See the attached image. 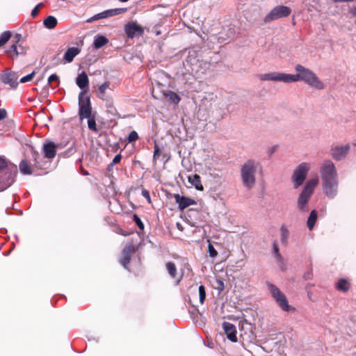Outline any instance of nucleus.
<instances>
[{
    "mask_svg": "<svg viewBox=\"0 0 356 356\" xmlns=\"http://www.w3.org/2000/svg\"><path fill=\"white\" fill-rule=\"evenodd\" d=\"M137 247L134 245H127L121 252L120 259V264L124 267V269L129 270L128 264L130 262L131 255L132 252L137 250Z\"/></svg>",
    "mask_w": 356,
    "mask_h": 356,
    "instance_id": "obj_11",
    "label": "nucleus"
},
{
    "mask_svg": "<svg viewBox=\"0 0 356 356\" xmlns=\"http://www.w3.org/2000/svg\"><path fill=\"white\" fill-rule=\"evenodd\" d=\"M119 1H121V2H127V1H128L129 0H119Z\"/></svg>",
    "mask_w": 356,
    "mask_h": 356,
    "instance_id": "obj_54",
    "label": "nucleus"
},
{
    "mask_svg": "<svg viewBox=\"0 0 356 356\" xmlns=\"http://www.w3.org/2000/svg\"><path fill=\"white\" fill-rule=\"evenodd\" d=\"M338 179L322 181V188L325 195L330 199H334L338 194Z\"/></svg>",
    "mask_w": 356,
    "mask_h": 356,
    "instance_id": "obj_10",
    "label": "nucleus"
},
{
    "mask_svg": "<svg viewBox=\"0 0 356 356\" xmlns=\"http://www.w3.org/2000/svg\"><path fill=\"white\" fill-rule=\"evenodd\" d=\"M11 35L12 33L10 31H4L0 35V47L10 40Z\"/></svg>",
    "mask_w": 356,
    "mask_h": 356,
    "instance_id": "obj_30",
    "label": "nucleus"
},
{
    "mask_svg": "<svg viewBox=\"0 0 356 356\" xmlns=\"http://www.w3.org/2000/svg\"><path fill=\"white\" fill-rule=\"evenodd\" d=\"M318 218V212L316 210L314 209L310 212V214L307 220V227L309 230L312 231L314 225L317 221Z\"/></svg>",
    "mask_w": 356,
    "mask_h": 356,
    "instance_id": "obj_21",
    "label": "nucleus"
},
{
    "mask_svg": "<svg viewBox=\"0 0 356 356\" xmlns=\"http://www.w3.org/2000/svg\"><path fill=\"white\" fill-rule=\"evenodd\" d=\"M17 172L16 165L0 156V191H3L12 186L15 181Z\"/></svg>",
    "mask_w": 356,
    "mask_h": 356,
    "instance_id": "obj_2",
    "label": "nucleus"
},
{
    "mask_svg": "<svg viewBox=\"0 0 356 356\" xmlns=\"http://www.w3.org/2000/svg\"><path fill=\"white\" fill-rule=\"evenodd\" d=\"M56 145L54 143L49 142L43 146V153L46 158L53 159L56 156Z\"/></svg>",
    "mask_w": 356,
    "mask_h": 356,
    "instance_id": "obj_16",
    "label": "nucleus"
},
{
    "mask_svg": "<svg viewBox=\"0 0 356 356\" xmlns=\"http://www.w3.org/2000/svg\"><path fill=\"white\" fill-rule=\"evenodd\" d=\"M208 252L209 255L211 257H216L218 254V252L213 245L211 243H209L208 245Z\"/></svg>",
    "mask_w": 356,
    "mask_h": 356,
    "instance_id": "obj_38",
    "label": "nucleus"
},
{
    "mask_svg": "<svg viewBox=\"0 0 356 356\" xmlns=\"http://www.w3.org/2000/svg\"><path fill=\"white\" fill-rule=\"evenodd\" d=\"M257 165L255 161L250 159L241 167V176L243 186L247 188H252L256 182L255 174Z\"/></svg>",
    "mask_w": 356,
    "mask_h": 356,
    "instance_id": "obj_3",
    "label": "nucleus"
},
{
    "mask_svg": "<svg viewBox=\"0 0 356 356\" xmlns=\"http://www.w3.org/2000/svg\"><path fill=\"white\" fill-rule=\"evenodd\" d=\"M175 200L176 203L178 204V209L180 211L184 210L191 205L196 204V202L194 200L179 194L175 195Z\"/></svg>",
    "mask_w": 356,
    "mask_h": 356,
    "instance_id": "obj_15",
    "label": "nucleus"
},
{
    "mask_svg": "<svg viewBox=\"0 0 356 356\" xmlns=\"http://www.w3.org/2000/svg\"><path fill=\"white\" fill-rule=\"evenodd\" d=\"M166 268L168 270L169 275L172 277L175 278L176 276V273H177V268H176L175 265L172 262H170V261L168 262L166 264Z\"/></svg>",
    "mask_w": 356,
    "mask_h": 356,
    "instance_id": "obj_31",
    "label": "nucleus"
},
{
    "mask_svg": "<svg viewBox=\"0 0 356 356\" xmlns=\"http://www.w3.org/2000/svg\"><path fill=\"white\" fill-rule=\"evenodd\" d=\"M195 213H197V210H195V209H189V210L187 211V214H188V217H191L192 215H193V214H195Z\"/></svg>",
    "mask_w": 356,
    "mask_h": 356,
    "instance_id": "obj_52",
    "label": "nucleus"
},
{
    "mask_svg": "<svg viewBox=\"0 0 356 356\" xmlns=\"http://www.w3.org/2000/svg\"><path fill=\"white\" fill-rule=\"evenodd\" d=\"M40 6V4L37 5L31 11V15L32 17H35L38 14V12H39V8Z\"/></svg>",
    "mask_w": 356,
    "mask_h": 356,
    "instance_id": "obj_47",
    "label": "nucleus"
},
{
    "mask_svg": "<svg viewBox=\"0 0 356 356\" xmlns=\"http://www.w3.org/2000/svg\"><path fill=\"white\" fill-rule=\"evenodd\" d=\"M291 9L285 6H277L264 17L265 22H269L282 17H287L291 14Z\"/></svg>",
    "mask_w": 356,
    "mask_h": 356,
    "instance_id": "obj_9",
    "label": "nucleus"
},
{
    "mask_svg": "<svg viewBox=\"0 0 356 356\" xmlns=\"http://www.w3.org/2000/svg\"><path fill=\"white\" fill-rule=\"evenodd\" d=\"M52 81H58L59 83V77L56 74L50 75L48 78V84H50Z\"/></svg>",
    "mask_w": 356,
    "mask_h": 356,
    "instance_id": "obj_43",
    "label": "nucleus"
},
{
    "mask_svg": "<svg viewBox=\"0 0 356 356\" xmlns=\"http://www.w3.org/2000/svg\"><path fill=\"white\" fill-rule=\"evenodd\" d=\"M133 220L136 224V225L138 227V228L140 230L144 229V225L139 216L137 214L133 215Z\"/></svg>",
    "mask_w": 356,
    "mask_h": 356,
    "instance_id": "obj_36",
    "label": "nucleus"
},
{
    "mask_svg": "<svg viewBox=\"0 0 356 356\" xmlns=\"http://www.w3.org/2000/svg\"><path fill=\"white\" fill-rule=\"evenodd\" d=\"M309 164L306 162L301 163L294 170L292 175V181L294 188H298L305 181L307 172L309 170Z\"/></svg>",
    "mask_w": 356,
    "mask_h": 356,
    "instance_id": "obj_7",
    "label": "nucleus"
},
{
    "mask_svg": "<svg viewBox=\"0 0 356 356\" xmlns=\"http://www.w3.org/2000/svg\"><path fill=\"white\" fill-rule=\"evenodd\" d=\"M138 138V133L135 131H131L127 137L129 143L136 141Z\"/></svg>",
    "mask_w": 356,
    "mask_h": 356,
    "instance_id": "obj_39",
    "label": "nucleus"
},
{
    "mask_svg": "<svg viewBox=\"0 0 356 356\" xmlns=\"http://www.w3.org/2000/svg\"><path fill=\"white\" fill-rule=\"evenodd\" d=\"M193 227H196V225L195 224H192L191 225Z\"/></svg>",
    "mask_w": 356,
    "mask_h": 356,
    "instance_id": "obj_57",
    "label": "nucleus"
},
{
    "mask_svg": "<svg viewBox=\"0 0 356 356\" xmlns=\"http://www.w3.org/2000/svg\"><path fill=\"white\" fill-rule=\"evenodd\" d=\"M296 74H284L280 72L266 73L262 75L261 79L264 81H275L284 83H292L302 81L311 87L317 89H323L324 84L321 82L317 76L301 65H297L295 67Z\"/></svg>",
    "mask_w": 356,
    "mask_h": 356,
    "instance_id": "obj_1",
    "label": "nucleus"
},
{
    "mask_svg": "<svg viewBox=\"0 0 356 356\" xmlns=\"http://www.w3.org/2000/svg\"><path fill=\"white\" fill-rule=\"evenodd\" d=\"M127 11V8H112L105 10V14H106V17H113L115 15H120Z\"/></svg>",
    "mask_w": 356,
    "mask_h": 356,
    "instance_id": "obj_27",
    "label": "nucleus"
},
{
    "mask_svg": "<svg viewBox=\"0 0 356 356\" xmlns=\"http://www.w3.org/2000/svg\"><path fill=\"white\" fill-rule=\"evenodd\" d=\"M350 13H351L352 15L356 16V6H353L350 9Z\"/></svg>",
    "mask_w": 356,
    "mask_h": 356,
    "instance_id": "obj_53",
    "label": "nucleus"
},
{
    "mask_svg": "<svg viewBox=\"0 0 356 356\" xmlns=\"http://www.w3.org/2000/svg\"><path fill=\"white\" fill-rule=\"evenodd\" d=\"M7 115V112L3 108H0V120H3Z\"/></svg>",
    "mask_w": 356,
    "mask_h": 356,
    "instance_id": "obj_49",
    "label": "nucleus"
},
{
    "mask_svg": "<svg viewBox=\"0 0 356 356\" xmlns=\"http://www.w3.org/2000/svg\"><path fill=\"white\" fill-rule=\"evenodd\" d=\"M11 51H13V53L15 54V55L16 56H17L19 54H21V53H20V52H19V51H18V50H17V44H16V43H13V44L11 45V47H10V50H9V51H8V52Z\"/></svg>",
    "mask_w": 356,
    "mask_h": 356,
    "instance_id": "obj_42",
    "label": "nucleus"
},
{
    "mask_svg": "<svg viewBox=\"0 0 356 356\" xmlns=\"http://www.w3.org/2000/svg\"><path fill=\"white\" fill-rule=\"evenodd\" d=\"M280 241L282 244L286 245L288 243V239L289 238L290 232L286 225H282L280 227Z\"/></svg>",
    "mask_w": 356,
    "mask_h": 356,
    "instance_id": "obj_23",
    "label": "nucleus"
},
{
    "mask_svg": "<svg viewBox=\"0 0 356 356\" xmlns=\"http://www.w3.org/2000/svg\"><path fill=\"white\" fill-rule=\"evenodd\" d=\"M159 152H160V149L159 147V146L155 144L154 147V159H156L159 158Z\"/></svg>",
    "mask_w": 356,
    "mask_h": 356,
    "instance_id": "obj_45",
    "label": "nucleus"
},
{
    "mask_svg": "<svg viewBox=\"0 0 356 356\" xmlns=\"http://www.w3.org/2000/svg\"><path fill=\"white\" fill-rule=\"evenodd\" d=\"M22 39V35L19 33H16L15 35L13 38V42L14 43L17 44Z\"/></svg>",
    "mask_w": 356,
    "mask_h": 356,
    "instance_id": "obj_48",
    "label": "nucleus"
},
{
    "mask_svg": "<svg viewBox=\"0 0 356 356\" xmlns=\"http://www.w3.org/2000/svg\"><path fill=\"white\" fill-rule=\"evenodd\" d=\"M277 148V145H274V146H272L271 147H270L268 149L269 156H271L276 151Z\"/></svg>",
    "mask_w": 356,
    "mask_h": 356,
    "instance_id": "obj_51",
    "label": "nucleus"
},
{
    "mask_svg": "<svg viewBox=\"0 0 356 356\" xmlns=\"http://www.w3.org/2000/svg\"><path fill=\"white\" fill-rule=\"evenodd\" d=\"M336 288L341 291L346 292L349 289L348 282L346 279H340L336 284Z\"/></svg>",
    "mask_w": 356,
    "mask_h": 356,
    "instance_id": "obj_28",
    "label": "nucleus"
},
{
    "mask_svg": "<svg viewBox=\"0 0 356 356\" xmlns=\"http://www.w3.org/2000/svg\"><path fill=\"white\" fill-rule=\"evenodd\" d=\"M320 173L322 181L338 179L335 165L330 160H325L323 161L320 169Z\"/></svg>",
    "mask_w": 356,
    "mask_h": 356,
    "instance_id": "obj_8",
    "label": "nucleus"
},
{
    "mask_svg": "<svg viewBox=\"0 0 356 356\" xmlns=\"http://www.w3.org/2000/svg\"><path fill=\"white\" fill-rule=\"evenodd\" d=\"M2 81L6 84H9L13 88H16L18 85L17 76L15 73L10 72L2 76Z\"/></svg>",
    "mask_w": 356,
    "mask_h": 356,
    "instance_id": "obj_17",
    "label": "nucleus"
},
{
    "mask_svg": "<svg viewBox=\"0 0 356 356\" xmlns=\"http://www.w3.org/2000/svg\"><path fill=\"white\" fill-rule=\"evenodd\" d=\"M104 18H107L106 14H105V10L102 12V13H97V14L93 15L92 17L86 20V22L88 23H90V22H92L94 21H96V20H98V19H104Z\"/></svg>",
    "mask_w": 356,
    "mask_h": 356,
    "instance_id": "obj_33",
    "label": "nucleus"
},
{
    "mask_svg": "<svg viewBox=\"0 0 356 356\" xmlns=\"http://www.w3.org/2000/svg\"><path fill=\"white\" fill-rule=\"evenodd\" d=\"M318 184L317 179L309 180L305 185L302 192L299 195L297 206L300 211H308V202L314 192V188Z\"/></svg>",
    "mask_w": 356,
    "mask_h": 356,
    "instance_id": "obj_4",
    "label": "nucleus"
},
{
    "mask_svg": "<svg viewBox=\"0 0 356 356\" xmlns=\"http://www.w3.org/2000/svg\"><path fill=\"white\" fill-rule=\"evenodd\" d=\"M199 298L200 303H203L206 298L205 288L203 285H200L198 288Z\"/></svg>",
    "mask_w": 356,
    "mask_h": 356,
    "instance_id": "obj_34",
    "label": "nucleus"
},
{
    "mask_svg": "<svg viewBox=\"0 0 356 356\" xmlns=\"http://www.w3.org/2000/svg\"><path fill=\"white\" fill-rule=\"evenodd\" d=\"M34 74H35V72L33 71L31 73L29 74L28 75L24 76L22 78H21L20 82L26 83V82L31 81L33 79Z\"/></svg>",
    "mask_w": 356,
    "mask_h": 356,
    "instance_id": "obj_40",
    "label": "nucleus"
},
{
    "mask_svg": "<svg viewBox=\"0 0 356 356\" xmlns=\"http://www.w3.org/2000/svg\"><path fill=\"white\" fill-rule=\"evenodd\" d=\"M106 107L107 108V111L111 113L112 115H115L117 113V110L113 106V103L111 100L107 99L106 102Z\"/></svg>",
    "mask_w": 356,
    "mask_h": 356,
    "instance_id": "obj_32",
    "label": "nucleus"
},
{
    "mask_svg": "<svg viewBox=\"0 0 356 356\" xmlns=\"http://www.w3.org/2000/svg\"><path fill=\"white\" fill-rule=\"evenodd\" d=\"M19 168L23 175H31L32 170L26 160H22L19 165Z\"/></svg>",
    "mask_w": 356,
    "mask_h": 356,
    "instance_id": "obj_26",
    "label": "nucleus"
},
{
    "mask_svg": "<svg viewBox=\"0 0 356 356\" xmlns=\"http://www.w3.org/2000/svg\"><path fill=\"white\" fill-rule=\"evenodd\" d=\"M79 53L80 49L78 47H70L65 51L63 60L65 63H71Z\"/></svg>",
    "mask_w": 356,
    "mask_h": 356,
    "instance_id": "obj_19",
    "label": "nucleus"
},
{
    "mask_svg": "<svg viewBox=\"0 0 356 356\" xmlns=\"http://www.w3.org/2000/svg\"><path fill=\"white\" fill-rule=\"evenodd\" d=\"M216 284H217V286H216V289L219 291V292H221L224 290L225 289V285H224V282L222 280H217L216 281Z\"/></svg>",
    "mask_w": 356,
    "mask_h": 356,
    "instance_id": "obj_41",
    "label": "nucleus"
},
{
    "mask_svg": "<svg viewBox=\"0 0 356 356\" xmlns=\"http://www.w3.org/2000/svg\"><path fill=\"white\" fill-rule=\"evenodd\" d=\"M312 277V271H307L304 275V278L307 280H311Z\"/></svg>",
    "mask_w": 356,
    "mask_h": 356,
    "instance_id": "obj_50",
    "label": "nucleus"
},
{
    "mask_svg": "<svg viewBox=\"0 0 356 356\" xmlns=\"http://www.w3.org/2000/svg\"><path fill=\"white\" fill-rule=\"evenodd\" d=\"M108 42V38L103 35H97L95 36L93 41V47L98 49L106 45Z\"/></svg>",
    "mask_w": 356,
    "mask_h": 356,
    "instance_id": "obj_20",
    "label": "nucleus"
},
{
    "mask_svg": "<svg viewBox=\"0 0 356 356\" xmlns=\"http://www.w3.org/2000/svg\"><path fill=\"white\" fill-rule=\"evenodd\" d=\"M110 81H105L104 83L99 86L97 89V95L100 99H104L106 90L110 87Z\"/></svg>",
    "mask_w": 356,
    "mask_h": 356,
    "instance_id": "obj_25",
    "label": "nucleus"
},
{
    "mask_svg": "<svg viewBox=\"0 0 356 356\" xmlns=\"http://www.w3.org/2000/svg\"><path fill=\"white\" fill-rule=\"evenodd\" d=\"M353 145L356 147V143H353Z\"/></svg>",
    "mask_w": 356,
    "mask_h": 356,
    "instance_id": "obj_56",
    "label": "nucleus"
},
{
    "mask_svg": "<svg viewBox=\"0 0 356 356\" xmlns=\"http://www.w3.org/2000/svg\"><path fill=\"white\" fill-rule=\"evenodd\" d=\"M121 159H122V156L120 154L115 155V157L113 158L111 163L110 164V165H113L115 164L120 163V161H121Z\"/></svg>",
    "mask_w": 356,
    "mask_h": 356,
    "instance_id": "obj_44",
    "label": "nucleus"
},
{
    "mask_svg": "<svg viewBox=\"0 0 356 356\" xmlns=\"http://www.w3.org/2000/svg\"><path fill=\"white\" fill-rule=\"evenodd\" d=\"M124 31L129 38L141 36L143 33V29L137 23L131 22L124 25Z\"/></svg>",
    "mask_w": 356,
    "mask_h": 356,
    "instance_id": "obj_13",
    "label": "nucleus"
},
{
    "mask_svg": "<svg viewBox=\"0 0 356 356\" xmlns=\"http://www.w3.org/2000/svg\"><path fill=\"white\" fill-rule=\"evenodd\" d=\"M188 182L198 191H202L203 186L201 183L200 177L195 174L188 177Z\"/></svg>",
    "mask_w": 356,
    "mask_h": 356,
    "instance_id": "obj_22",
    "label": "nucleus"
},
{
    "mask_svg": "<svg viewBox=\"0 0 356 356\" xmlns=\"http://www.w3.org/2000/svg\"><path fill=\"white\" fill-rule=\"evenodd\" d=\"M92 106L90 98L87 95L86 90H81L79 94V115L81 120L91 116Z\"/></svg>",
    "mask_w": 356,
    "mask_h": 356,
    "instance_id": "obj_6",
    "label": "nucleus"
},
{
    "mask_svg": "<svg viewBox=\"0 0 356 356\" xmlns=\"http://www.w3.org/2000/svg\"><path fill=\"white\" fill-rule=\"evenodd\" d=\"M273 252L275 254V257L276 259L278 261H281L282 258L281 254L279 252V247L276 242L273 243Z\"/></svg>",
    "mask_w": 356,
    "mask_h": 356,
    "instance_id": "obj_37",
    "label": "nucleus"
},
{
    "mask_svg": "<svg viewBox=\"0 0 356 356\" xmlns=\"http://www.w3.org/2000/svg\"><path fill=\"white\" fill-rule=\"evenodd\" d=\"M165 95L166 96L167 98H168L169 100H170L175 104H178L181 100L179 95L172 91H168L167 92L165 93Z\"/></svg>",
    "mask_w": 356,
    "mask_h": 356,
    "instance_id": "obj_29",
    "label": "nucleus"
},
{
    "mask_svg": "<svg viewBox=\"0 0 356 356\" xmlns=\"http://www.w3.org/2000/svg\"><path fill=\"white\" fill-rule=\"evenodd\" d=\"M177 225L178 229H180V224L177 223Z\"/></svg>",
    "mask_w": 356,
    "mask_h": 356,
    "instance_id": "obj_55",
    "label": "nucleus"
},
{
    "mask_svg": "<svg viewBox=\"0 0 356 356\" xmlns=\"http://www.w3.org/2000/svg\"><path fill=\"white\" fill-rule=\"evenodd\" d=\"M57 19L54 16H48L43 22L44 26L49 29H54L57 25Z\"/></svg>",
    "mask_w": 356,
    "mask_h": 356,
    "instance_id": "obj_24",
    "label": "nucleus"
},
{
    "mask_svg": "<svg viewBox=\"0 0 356 356\" xmlns=\"http://www.w3.org/2000/svg\"><path fill=\"white\" fill-rule=\"evenodd\" d=\"M88 127L89 129H90V130H92L95 131H97L96 121H95L94 117L91 118V116H90L89 118H88Z\"/></svg>",
    "mask_w": 356,
    "mask_h": 356,
    "instance_id": "obj_35",
    "label": "nucleus"
},
{
    "mask_svg": "<svg viewBox=\"0 0 356 356\" xmlns=\"http://www.w3.org/2000/svg\"><path fill=\"white\" fill-rule=\"evenodd\" d=\"M222 327L225 331V333L227 337V339L232 342L237 341V331L236 326L229 323V322H224L222 323Z\"/></svg>",
    "mask_w": 356,
    "mask_h": 356,
    "instance_id": "obj_14",
    "label": "nucleus"
},
{
    "mask_svg": "<svg viewBox=\"0 0 356 356\" xmlns=\"http://www.w3.org/2000/svg\"><path fill=\"white\" fill-rule=\"evenodd\" d=\"M350 149V145H337L332 147L330 149L331 156L335 161H339L344 159L348 155Z\"/></svg>",
    "mask_w": 356,
    "mask_h": 356,
    "instance_id": "obj_12",
    "label": "nucleus"
},
{
    "mask_svg": "<svg viewBox=\"0 0 356 356\" xmlns=\"http://www.w3.org/2000/svg\"><path fill=\"white\" fill-rule=\"evenodd\" d=\"M142 195L148 201V202H151V197L148 191L143 189L142 191Z\"/></svg>",
    "mask_w": 356,
    "mask_h": 356,
    "instance_id": "obj_46",
    "label": "nucleus"
},
{
    "mask_svg": "<svg viewBox=\"0 0 356 356\" xmlns=\"http://www.w3.org/2000/svg\"><path fill=\"white\" fill-rule=\"evenodd\" d=\"M76 83L81 90H84V89L88 86L89 79L85 72H82L78 74L76 79Z\"/></svg>",
    "mask_w": 356,
    "mask_h": 356,
    "instance_id": "obj_18",
    "label": "nucleus"
},
{
    "mask_svg": "<svg viewBox=\"0 0 356 356\" xmlns=\"http://www.w3.org/2000/svg\"><path fill=\"white\" fill-rule=\"evenodd\" d=\"M266 284L272 297L274 298L277 305L283 311L289 312L291 310H294V308L289 305L286 296L280 290L278 287L270 282H267Z\"/></svg>",
    "mask_w": 356,
    "mask_h": 356,
    "instance_id": "obj_5",
    "label": "nucleus"
}]
</instances>
